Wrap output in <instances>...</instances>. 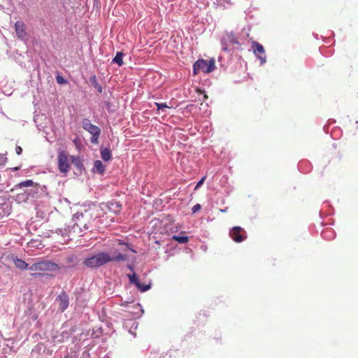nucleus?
Instances as JSON below:
<instances>
[{
    "label": "nucleus",
    "mask_w": 358,
    "mask_h": 358,
    "mask_svg": "<svg viewBox=\"0 0 358 358\" xmlns=\"http://www.w3.org/2000/svg\"><path fill=\"white\" fill-rule=\"evenodd\" d=\"M252 48L254 51V53L260 59L261 64L265 63L266 61V58L265 56V51L263 45L259 43L258 42L254 41L252 43Z\"/></svg>",
    "instance_id": "nucleus-10"
},
{
    "label": "nucleus",
    "mask_w": 358,
    "mask_h": 358,
    "mask_svg": "<svg viewBox=\"0 0 358 358\" xmlns=\"http://www.w3.org/2000/svg\"><path fill=\"white\" fill-rule=\"evenodd\" d=\"M64 358H67V357H64Z\"/></svg>",
    "instance_id": "nucleus-33"
},
{
    "label": "nucleus",
    "mask_w": 358,
    "mask_h": 358,
    "mask_svg": "<svg viewBox=\"0 0 358 358\" xmlns=\"http://www.w3.org/2000/svg\"><path fill=\"white\" fill-rule=\"evenodd\" d=\"M229 236L236 243H241L248 237L246 231L241 227H234L229 232Z\"/></svg>",
    "instance_id": "nucleus-8"
},
{
    "label": "nucleus",
    "mask_w": 358,
    "mask_h": 358,
    "mask_svg": "<svg viewBox=\"0 0 358 358\" xmlns=\"http://www.w3.org/2000/svg\"><path fill=\"white\" fill-rule=\"evenodd\" d=\"M101 156L103 161L108 162L111 159L112 155L111 151L109 148H101Z\"/></svg>",
    "instance_id": "nucleus-15"
},
{
    "label": "nucleus",
    "mask_w": 358,
    "mask_h": 358,
    "mask_svg": "<svg viewBox=\"0 0 358 358\" xmlns=\"http://www.w3.org/2000/svg\"><path fill=\"white\" fill-rule=\"evenodd\" d=\"M92 220V215L88 211L85 210L84 213L78 212L73 217V227H76L80 230L87 229Z\"/></svg>",
    "instance_id": "nucleus-3"
},
{
    "label": "nucleus",
    "mask_w": 358,
    "mask_h": 358,
    "mask_svg": "<svg viewBox=\"0 0 358 358\" xmlns=\"http://www.w3.org/2000/svg\"><path fill=\"white\" fill-rule=\"evenodd\" d=\"M20 194H17V195L16 196L17 199H19V200L20 199Z\"/></svg>",
    "instance_id": "nucleus-30"
},
{
    "label": "nucleus",
    "mask_w": 358,
    "mask_h": 358,
    "mask_svg": "<svg viewBox=\"0 0 358 358\" xmlns=\"http://www.w3.org/2000/svg\"><path fill=\"white\" fill-rule=\"evenodd\" d=\"M57 165L59 171L66 176L71 169V159L70 155L65 150H59Z\"/></svg>",
    "instance_id": "nucleus-4"
},
{
    "label": "nucleus",
    "mask_w": 358,
    "mask_h": 358,
    "mask_svg": "<svg viewBox=\"0 0 358 358\" xmlns=\"http://www.w3.org/2000/svg\"><path fill=\"white\" fill-rule=\"evenodd\" d=\"M98 90L101 92V87H100L99 88H98Z\"/></svg>",
    "instance_id": "nucleus-31"
},
{
    "label": "nucleus",
    "mask_w": 358,
    "mask_h": 358,
    "mask_svg": "<svg viewBox=\"0 0 358 358\" xmlns=\"http://www.w3.org/2000/svg\"><path fill=\"white\" fill-rule=\"evenodd\" d=\"M131 283L134 284L141 292H146L150 289V285H142L139 282L138 277L135 273L127 274Z\"/></svg>",
    "instance_id": "nucleus-12"
},
{
    "label": "nucleus",
    "mask_w": 358,
    "mask_h": 358,
    "mask_svg": "<svg viewBox=\"0 0 358 358\" xmlns=\"http://www.w3.org/2000/svg\"><path fill=\"white\" fill-rule=\"evenodd\" d=\"M113 62L117 64L119 66H122L123 64V53L117 52L113 59Z\"/></svg>",
    "instance_id": "nucleus-18"
},
{
    "label": "nucleus",
    "mask_w": 358,
    "mask_h": 358,
    "mask_svg": "<svg viewBox=\"0 0 358 358\" xmlns=\"http://www.w3.org/2000/svg\"><path fill=\"white\" fill-rule=\"evenodd\" d=\"M74 257H74L73 255L69 256V257H67V259H66L67 262H68V263L73 262V260H74Z\"/></svg>",
    "instance_id": "nucleus-25"
},
{
    "label": "nucleus",
    "mask_w": 358,
    "mask_h": 358,
    "mask_svg": "<svg viewBox=\"0 0 358 358\" xmlns=\"http://www.w3.org/2000/svg\"><path fill=\"white\" fill-rule=\"evenodd\" d=\"M69 296L65 292H62L56 298L58 308L61 312H64L69 306Z\"/></svg>",
    "instance_id": "nucleus-9"
},
{
    "label": "nucleus",
    "mask_w": 358,
    "mask_h": 358,
    "mask_svg": "<svg viewBox=\"0 0 358 358\" xmlns=\"http://www.w3.org/2000/svg\"><path fill=\"white\" fill-rule=\"evenodd\" d=\"M57 80L58 83H63L64 82V80L61 77H58L57 78Z\"/></svg>",
    "instance_id": "nucleus-27"
},
{
    "label": "nucleus",
    "mask_w": 358,
    "mask_h": 358,
    "mask_svg": "<svg viewBox=\"0 0 358 358\" xmlns=\"http://www.w3.org/2000/svg\"><path fill=\"white\" fill-rule=\"evenodd\" d=\"M127 255L120 252H114L110 255L108 252H101L91 257H87L83 261L84 265L89 268H98L109 262H124L127 260Z\"/></svg>",
    "instance_id": "nucleus-1"
},
{
    "label": "nucleus",
    "mask_w": 358,
    "mask_h": 358,
    "mask_svg": "<svg viewBox=\"0 0 358 358\" xmlns=\"http://www.w3.org/2000/svg\"><path fill=\"white\" fill-rule=\"evenodd\" d=\"M71 162L77 168H80L83 166L82 162L79 157L75 155H70Z\"/></svg>",
    "instance_id": "nucleus-19"
},
{
    "label": "nucleus",
    "mask_w": 358,
    "mask_h": 358,
    "mask_svg": "<svg viewBox=\"0 0 358 358\" xmlns=\"http://www.w3.org/2000/svg\"><path fill=\"white\" fill-rule=\"evenodd\" d=\"M200 209H201V205L197 203L193 206L192 212L194 213L197 212L198 210H199Z\"/></svg>",
    "instance_id": "nucleus-23"
},
{
    "label": "nucleus",
    "mask_w": 358,
    "mask_h": 358,
    "mask_svg": "<svg viewBox=\"0 0 358 358\" xmlns=\"http://www.w3.org/2000/svg\"><path fill=\"white\" fill-rule=\"evenodd\" d=\"M33 186H34L36 187V189H38L39 185L34 182L33 180H27L22 181V182L18 183L17 185H15V187L16 188H22V187H33Z\"/></svg>",
    "instance_id": "nucleus-14"
},
{
    "label": "nucleus",
    "mask_w": 358,
    "mask_h": 358,
    "mask_svg": "<svg viewBox=\"0 0 358 358\" xmlns=\"http://www.w3.org/2000/svg\"><path fill=\"white\" fill-rule=\"evenodd\" d=\"M93 171L101 174L104 173L105 166L101 160H96L94 162Z\"/></svg>",
    "instance_id": "nucleus-16"
},
{
    "label": "nucleus",
    "mask_w": 358,
    "mask_h": 358,
    "mask_svg": "<svg viewBox=\"0 0 358 358\" xmlns=\"http://www.w3.org/2000/svg\"><path fill=\"white\" fill-rule=\"evenodd\" d=\"M172 239L178 241L180 243H187L189 241V237L187 236H178L174 235L172 236Z\"/></svg>",
    "instance_id": "nucleus-17"
},
{
    "label": "nucleus",
    "mask_w": 358,
    "mask_h": 358,
    "mask_svg": "<svg viewBox=\"0 0 358 358\" xmlns=\"http://www.w3.org/2000/svg\"><path fill=\"white\" fill-rule=\"evenodd\" d=\"M128 268H129L130 270H131V271H133V270H134V267H133V266H131V265H129V266H128Z\"/></svg>",
    "instance_id": "nucleus-28"
},
{
    "label": "nucleus",
    "mask_w": 358,
    "mask_h": 358,
    "mask_svg": "<svg viewBox=\"0 0 358 358\" xmlns=\"http://www.w3.org/2000/svg\"><path fill=\"white\" fill-rule=\"evenodd\" d=\"M221 211H222V212H226V211H227V210H222Z\"/></svg>",
    "instance_id": "nucleus-32"
},
{
    "label": "nucleus",
    "mask_w": 358,
    "mask_h": 358,
    "mask_svg": "<svg viewBox=\"0 0 358 358\" xmlns=\"http://www.w3.org/2000/svg\"><path fill=\"white\" fill-rule=\"evenodd\" d=\"M204 100H206L208 98V96L206 94L203 95Z\"/></svg>",
    "instance_id": "nucleus-29"
},
{
    "label": "nucleus",
    "mask_w": 358,
    "mask_h": 358,
    "mask_svg": "<svg viewBox=\"0 0 358 358\" xmlns=\"http://www.w3.org/2000/svg\"><path fill=\"white\" fill-rule=\"evenodd\" d=\"M28 197H29V194H27V193H26V194H22V199L23 201H26V200H27V199H28Z\"/></svg>",
    "instance_id": "nucleus-26"
},
{
    "label": "nucleus",
    "mask_w": 358,
    "mask_h": 358,
    "mask_svg": "<svg viewBox=\"0 0 358 358\" xmlns=\"http://www.w3.org/2000/svg\"><path fill=\"white\" fill-rule=\"evenodd\" d=\"M117 243H118V244H119V245H125V247L127 248V250H130L131 251H132V252H135V251H134V250H132V249H131V248H130V247H129V244H128V243H123V242H122V241H120V240H118V241H117Z\"/></svg>",
    "instance_id": "nucleus-21"
},
{
    "label": "nucleus",
    "mask_w": 358,
    "mask_h": 358,
    "mask_svg": "<svg viewBox=\"0 0 358 358\" xmlns=\"http://www.w3.org/2000/svg\"><path fill=\"white\" fill-rule=\"evenodd\" d=\"M206 176H203L196 184L195 187V189H198L200 186H201L205 180Z\"/></svg>",
    "instance_id": "nucleus-22"
},
{
    "label": "nucleus",
    "mask_w": 358,
    "mask_h": 358,
    "mask_svg": "<svg viewBox=\"0 0 358 358\" xmlns=\"http://www.w3.org/2000/svg\"><path fill=\"white\" fill-rule=\"evenodd\" d=\"M222 48L224 51L229 50L231 46L234 45H238L239 42L237 37L232 32L226 33L222 38Z\"/></svg>",
    "instance_id": "nucleus-7"
},
{
    "label": "nucleus",
    "mask_w": 358,
    "mask_h": 358,
    "mask_svg": "<svg viewBox=\"0 0 358 358\" xmlns=\"http://www.w3.org/2000/svg\"><path fill=\"white\" fill-rule=\"evenodd\" d=\"M83 129L88 131L91 135V142L94 144L98 143V140L101 134V129L97 126L92 124L89 119L83 120Z\"/></svg>",
    "instance_id": "nucleus-6"
},
{
    "label": "nucleus",
    "mask_w": 358,
    "mask_h": 358,
    "mask_svg": "<svg viewBox=\"0 0 358 358\" xmlns=\"http://www.w3.org/2000/svg\"><path fill=\"white\" fill-rule=\"evenodd\" d=\"M215 68V61L213 59L206 61L205 59L197 60L193 66V73L194 75L197 74L199 71L205 73H209Z\"/></svg>",
    "instance_id": "nucleus-5"
},
{
    "label": "nucleus",
    "mask_w": 358,
    "mask_h": 358,
    "mask_svg": "<svg viewBox=\"0 0 358 358\" xmlns=\"http://www.w3.org/2000/svg\"><path fill=\"white\" fill-rule=\"evenodd\" d=\"M6 259L8 262H11L14 263L15 266L21 270H26L28 268V264L26 263L24 260L19 259L17 256L10 254L6 257Z\"/></svg>",
    "instance_id": "nucleus-11"
},
{
    "label": "nucleus",
    "mask_w": 358,
    "mask_h": 358,
    "mask_svg": "<svg viewBox=\"0 0 358 358\" xmlns=\"http://www.w3.org/2000/svg\"><path fill=\"white\" fill-rule=\"evenodd\" d=\"M15 152L17 153V155H20L22 152V149L20 146H17L16 148H15Z\"/></svg>",
    "instance_id": "nucleus-24"
},
{
    "label": "nucleus",
    "mask_w": 358,
    "mask_h": 358,
    "mask_svg": "<svg viewBox=\"0 0 358 358\" xmlns=\"http://www.w3.org/2000/svg\"><path fill=\"white\" fill-rule=\"evenodd\" d=\"M15 30L17 36L20 40H24L26 38V37H27L26 25L22 21L19 20L15 22Z\"/></svg>",
    "instance_id": "nucleus-13"
},
{
    "label": "nucleus",
    "mask_w": 358,
    "mask_h": 358,
    "mask_svg": "<svg viewBox=\"0 0 358 358\" xmlns=\"http://www.w3.org/2000/svg\"><path fill=\"white\" fill-rule=\"evenodd\" d=\"M155 104L156 105V106L157 108L158 112H159V110H162V113H165L166 108H172L171 106H167L166 103H159L155 102Z\"/></svg>",
    "instance_id": "nucleus-20"
},
{
    "label": "nucleus",
    "mask_w": 358,
    "mask_h": 358,
    "mask_svg": "<svg viewBox=\"0 0 358 358\" xmlns=\"http://www.w3.org/2000/svg\"><path fill=\"white\" fill-rule=\"evenodd\" d=\"M29 270L34 271L32 275H41L44 271H55L59 270V266L50 261H42L33 264L29 267Z\"/></svg>",
    "instance_id": "nucleus-2"
}]
</instances>
